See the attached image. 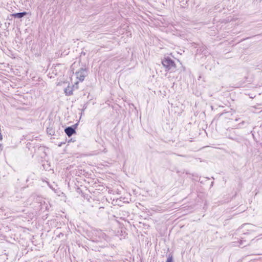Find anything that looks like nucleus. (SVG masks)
Segmentation results:
<instances>
[{"instance_id": "nucleus-13", "label": "nucleus", "mask_w": 262, "mask_h": 262, "mask_svg": "<svg viewBox=\"0 0 262 262\" xmlns=\"http://www.w3.org/2000/svg\"><path fill=\"white\" fill-rule=\"evenodd\" d=\"M78 83V81H77L76 82H75V85H73V88H75H75H76V89H78V86H77Z\"/></svg>"}, {"instance_id": "nucleus-14", "label": "nucleus", "mask_w": 262, "mask_h": 262, "mask_svg": "<svg viewBox=\"0 0 262 262\" xmlns=\"http://www.w3.org/2000/svg\"><path fill=\"white\" fill-rule=\"evenodd\" d=\"M2 145L0 144V150H2Z\"/></svg>"}, {"instance_id": "nucleus-12", "label": "nucleus", "mask_w": 262, "mask_h": 262, "mask_svg": "<svg viewBox=\"0 0 262 262\" xmlns=\"http://www.w3.org/2000/svg\"><path fill=\"white\" fill-rule=\"evenodd\" d=\"M164 67L165 68V71H168L171 69V67L167 66V67Z\"/></svg>"}, {"instance_id": "nucleus-6", "label": "nucleus", "mask_w": 262, "mask_h": 262, "mask_svg": "<svg viewBox=\"0 0 262 262\" xmlns=\"http://www.w3.org/2000/svg\"><path fill=\"white\" fill-rule=\"evenodd\" d=\"M73 88L68 86L64 89V93L67 96H71L73 95Z\"/></svg>"}, {"instance_id": "nucleus-1", "label": "nucleus", "mask_w": 262, "mask_h": 262, "mask_svg": "<svg viewBox=\"0 0 262 262\" xmlns=\"http://www.w3.org/2000/svg\"><path fill=\"white\" fill-rule=\"evenodd\" d=\"M89 237L92 242L96 243L107 241L108 239V236L101 230L96 229L93 230Z\"/></svg>"}, {"instance_id": "nucleus-11", "label": "nucleus", "mask_w": 262, "mask_h": 262, "mask_svg": "<svg viewBox=\"0 0 262 262\" xmlns=\"http://www.w3.org/2000/svg\"><path fill=\"white\" fill-rule=\"evenodd\" d=\"M245 121H243L242 122H241L240 123H239L238 125V127L239 128L242 127V126L243 125H244L245 124Z\"/></svg>"}, {"instance_id": "nucleus-8", "label": "nucleus", "mask_w": 262, "mask_h": 262, "mask_svg": "<svg viewBox=\"0 0 262 262\" xmlns=\"http://www.w3.org/2000/svg\"><path fill=\"white\" fill-rule=\"evenodd\" d=\"M27 14L26 12H20V13H17L13 14V16L15 18H21L24 17L25 15H26Z\"/></svg>"}, {"instance_id": "nucleus-3", "label": "nucleus", "mask_w": 262, "mask_h": 262, "mask_svg": "<svg viewBox=\"0 0 262 262\" xmlns=\"http://www.w3.org/2000/svg\"><path fill=\"white\" fill-rule=\"evenodd\" d=\"M162 66H175L172 59L168 56H165L162 60Z\"/></svg>"}, {"instance_id": "nucleus-7", "label": "nucleus", "mask_w": 262, "mask_h": 262, "mask_svg": "<svg viewBox=\"0 0 262 262\" xmlns=\"http://www.w3.org/2000/svg\"><path fill=\"white\" fill-rule=\"evenodd\" d=\"M254 227V226L251 225V224H245V225H243L241 228V229L239 230H242V229H246V230H247L248 231H252V228Z\"/></svg>"}, {"instance_id": "nucleus-2", "label": "nucleus", "mask_w": 262, "mask_h": 262, "mask_svg": "<svg viewBox=\"0 0 262 262\" xmlns=\"http://www.w3.org/2000/svg\"><path fill=\"white\" fill-rule=\"evenodd\" d=\"M87 75L88 69L86 68H82L80 69V70L76 71L75 73L76 78L80 81H83Z\"/></svg>"}, {"instance_id": "nucleus-5", "label": "nucleus", "mask_w": 262, "mask_h": 262, "mask_svg": "<svg viewBox=\"0 0 262 262\" xmlns=\"http://www.w3.org/2000/svg\"><path fill=\"white\" fill-rule=\"evenodd\" d=\"M47 71H49L48 74L50 75V78L53 77L54 76L57 75L55 67H51V68L48 69Z\"/></svg>"}, {"instance_id": "nucleus-9", "label": "nucleus", "mask_w": 262, "mask_h": 262, "mask_svg": "<svg viewBox=\"0 0 262 262\" xmlns=\"http://www.w3.org/2000/svg\"><path fill=\"white\" fill-rule=\"evenodd\" d=\"M47 133L51 135H54V131L53 130L52 128H47Z\"/></svg>"}, {"instance_id": "nucleus-15", "label": "nucleus", "mask_w": 262, "mask_h": 262, "mask_svg": "<svg viewBox=\"0 0 262 262\" xmlns=\"http://www.w3.org/2000/svg\"><path fill=\"white\" fill-rule=\"evenodd\" d=\"M238 120V119H235V121H237Z\"/></svg>"}, {"instance_id": "nucleus-10", "label": "nucleus", "mask_w": 262, "mask_h": 262, "mask_svg": "<svg viewBox=\"0 0 262 262\" xmlns=\"http://www.w3.org/2000/svg\"><path fill=\"white\" fill-rule=\"evenodd\" d=\"M166 262H173V257L171 255H168Z\"/></svg>"}, {"instance_id": "nucleus-4", "label": "nucleus", "mask_w": 262, "mask_h": 262, "mask_svg": "<svg viewBox=\"0 0 262 262\" xmlns=\"http://www.w3.org/2000/svg\"><path fill=\"white\" fill-rule=\"evenodd\" d=\"M77 125L78 123H76L73 126H74V127L72 126H69L65 128L64 132L68 137H71L72 135L76 133L75 128L77 127Z\"/></svg>"}]
</instances>
